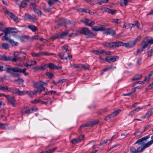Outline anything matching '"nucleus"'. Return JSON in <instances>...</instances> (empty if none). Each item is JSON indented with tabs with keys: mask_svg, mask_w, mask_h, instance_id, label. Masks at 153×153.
<instances>
[{
	"mask_svg": "<svg viewBox=\"0 0 153 153\" xmlns=\"http://www.w3.org/2000/svg\"><path fill=\"white\" fill-rule=\"evenodd\" d=\"M33 87L34 88H36L40 89L41 91H44L45 88L43 87V85L45 84L46 83L41 81L38 82H33Z\"/></svg>",
	"mask_w": 153,
	"mask_h": 153,
	"instance_id": "obj_1",
	"label": "nucleus"
},
{
	"mask_svg": "<svg viewBox=\"0 0 153 153\" xmlns=\"http://www.w3.org/2000/svg\"><path fill=\"white\" fill-rule=\"evenodd\" d=\"M146 148L144 145L139 146L137 149L132 146L130 148V152L131 153H140V152H142Z\"/></svg>",
	"mask_w": 153,
	"mask_h": 153,
	"instance_id": "obj_2",
	"label": "nucleus"
},
{
	"mask_svg": "<svg viewBox=\"0 0 153 153\" xmlns=\"http://www.w3.org/2000/svg\"><path fill=\"white\" fill-rule=\"evenodd\" d=\"M7 91L12 93L17 94L19 96H22L25 93L24 91H21L19 89L14 87L8 88Z\"/></svg>",
	"mask_w": 153,
	"mask_h": 153,
	"instance_id": "obj_3",
	"label": "nucleus"
},
{
	"mask_svg": "<svg viewBox=\"0 0 153 153\" xmlns=\"http://www.w3.org/2000/svg\"><path fill=\"white\" fill-rule=\"evenodd\" d=\"M150 138V134L147 136L143 137L140 139H138L134 145H135L137 144L138 145H141V146L144 145L145 142L147 140Z\"/></svg>",
	"mask_w": 153,
	"mask_h": 153,
	"instance_id": "obj_4",
	"label": "nucleus"
},
{
	"mask_svg": "<svg viewBox=\"0 0 153 153\" xmlns=\"http://www.w3.org/2000/svg\"><path fill=\"white\" fill-rule=\"evenodd\" d=\"M6 68V72H7L9 73L10 75L11 73L13 72H18L19 67H15L11 68V67L8 65H5Z\"/></svg>",
	"mask_w": 153,
	"mask_h": 153,
	"instance_id": "obj_5",
	"label": "nucleus"
},
{
	"mask_svg": "<svg viewBox=\"0 0 153 153\" xmlns=\"http://www.w3.org/2000/svg\"><path fill=\"white\" fill-rule=\"evenodd\" d=\"M99 122V121L98 120H95L93 121H91L85 124L81 125L80 128H82L84 127H89L98 124Z\"/></svg>",
	"mask_w": 153,
	"mask_h": 153,
	"instance_id": "obj_6",
	"label": "nucleus"
},
{
	"mask_svg": "<svg viewBox=\"0 0 153 153\" xmlns=\"http://www.w3.org/2000/svg\"><path fill=\"white\" fill-rule=\"evenodd\" d=\"M81 22L85 24L86 25L89 26H92L95 24V22L91 21L86 18L82 19L81 20Z\"/></svg>",
	"mask_w": 153,
	"mask_h": 153,
	"instance_id": "obj_7",
	"label": "nucleus"
},
{
	"mask_svg": "<svg viewBox=\"0 0 153 153\" xmlns=\"http://www.w3.org/2000/svg\"><path fill=\"white\" fill-rule=\"evenodd\" d=\"M5 13L6 14H7L9 16L10 18L12 19L15 22H19V21L18 20V18L13 13L10 12H9L7 10L5 11Z\"/></svg>",
	"mask_w": 153,
	"mask_h": 153,
	"instance_id": "obj_8",
	"label": "nucleus"
},
{
	"mask_svg": "<svg viewBox=\"0 0 153 153\" xmlns=\"http://www.w3.org/2000/svg\"><path fill=\"white\" fill-rule=\"evenodd\" d=\"M48 68H49L50 69L53 70L56 69H60L62 68V67L61 66H58L52 63H50L47 64Z\"/></svg>",
	"mask_w": 153,
	"mask_h": 153,
	"instance_id": "obj_9",
	"label": "nucleus"
},
{
	"mask_svg": "<svg viewBox=\"0 0 153 153\" xmlns=\"http://www.w3.org/2000/svg\"><path fill=\"white\" fill-rule=\"evenodd\" d=\"M6 98L8 102L10 103L13 106H15L16 101L13 97L7 95Z\"/></svg>",
	"mask_w": 153,
	"mask_h": 153,
	"instance_id": "obj_10",
	"label": "nucleus"
},
{
	"mask_svg": "<svg viewBox=\"0 0 153 153\" xmlns=\"http://www.w3.org/2000/svg\"><path fill=\"white\" fill-rule=\"evenodd\" d=\"M119 58V56H112L111 58L107 57L105 58V61L110 63L115 62L117 59H118Z\"/></svg>",
	"mask_w": 153,
	"mask_h": 153,
	"instance_id": "obj_11",
	"label": "nucleus"
},
{
	"mask_svg": "<svg viewBox=\"0 0 153 153\" xmlns=\"http://www.w3.org/2000/svg\"><path fill=\"white\" fill-rule=\"evenodd\" d=\"M84 136V135H82L79 136L78 138H74L71 141V143L73 144H75L80 142L83 138Z\"/></svg>",
	"mask_w": 153,
	"mask_h": 153,
	"instance_id": "obj_12",
	"label": "nucleus"
},
{
	"mask_svg": "<svg viewBox=\"0 0 153 153\" xmlns=\"http://www.w3.org/2000/svg\"><path fill=\"white\" fill-rule=\"evenodd\" d=\"M37 63V62L35 61L31 60L30 61L26 62L24 64L25 66L29 68L31 66H33L36 65Z\"/></svg>",
	"mask_w": 153,
	"mask_h": 153,
	"instance_id": "obj_13",
	"label": "nucleus"
},
{
	"mask_svg": "<svg viewBox=\"0 0 153 153\" xmlns=\"http://www.w3.org/2000/svg\"><path fill=\"white\" fill-rule=\"evenodd\" d=\"M92 30L95 31H104L105 28L103 27L94 26L92 27Z\"/></svg>",
	"mask_w": 153,
	"mask_h": 153,
	"instance_id": "obj_14",
	"label": "nucleus"
},
{
	"mask_svg": "<svg viewBox=\"0 0 153 153\" xmlns=\"http://www.w3.org/2000/svg\"><path fill=\"white\" fill-rule=\"evenodd\" d=\"M0 59L4 61H12V57L6 56L5 55H1L0 56Z\"/></svg>",
	"mask_w": 153,
	"mask_h": 153,
	"instance_id": "obj_15",
	"label": "nucleus"
},
{
	"mask_svg": "<svg viewBox=\"0 0 153 153\" xmlns=\"http://www.w3.org/2000/svg\"><path fill=\"white\" fill-rule=\"evenodd\" d=\"M27 70V69L25 68H23L22 69V68L19 67L18 72H19V73H22L25 76H27L29 75V73L28 72H26V70Z\"/></svg>",
	"mask_w": 153,
	"mask_h": 153,
	"instance_id": "obj_16",
	"label": "nucleus"
},
{
	"mask_svg": "<svg viewBox=\"0 0 153 153\" xmlns=\"http://www.w3.org/2000/svg\"><path fill=\"white\" fill-rule=\"evenodd\" d=\"M26 16L28 19L33 22H35L37 20V19L36 18V16L34 15H32L31 16L30 15L27 14L26 15Z\"/></svg>",
	"mask_w": 153,
	"mask_h": 153,
	"instance_id": "obj_17",
	"label": "nucleus"
},
{
	"mask_svg": "<svg viewBox=\"0 0 153 153\" xmlns=\"http://www.w3.org/2000/svg\"><path fill=\"white\" fill-rule=\"evenodd\" d=\"M89 30L87 27H83L81 30V31H80L81 34L85 35H87V34L88 33Z\"/></svg>",
	"mask_w": 153,
	"mask_h": 153,
	"instance_id": "obj_18",
	"label": "nucleus"
},
{
	"mask_svg": "<svg viewBox=\"0 0 153 153\" xmlns=\"http://www.w3.org/2000/svg\"><path fill=\"white\" fill-rule=\"evenodd\" d=\"M105 11L113 15L116 12L115 10L110 9L108 8H105Z\"/></svg>",
	"mask_w": 153,
	"mask_h": 153,
	"instance_id": "obj_19",
	"label": "nucleus"
},
{
	"mask_svg": "<svg viewBox=\"0 0 153 153\" xmlns=\"http://www.w3.org/2000/svg\"><path fill=\"white\" fill-rule=\"evenodd\" d=\"M121 111V110L120 109H117L114 111L113 112L110 114L111 117H114L116 116L117 115L119 114Z\"/></svg>",
	"mask_w": 153,
	"mask_h": 153,
	"instance_id": "obj_20",
	"label": "nucleus"
},
{
	"mask_svg": "<svg viewBox=\"0 0 153 153\" xmlns=\"http://www.w3.org/2000/svg\"><path fill=\"white\" fill-rule=\"evenodd\" d=\"M18 55H16L15 53L14 54V57L13 58L12 57V61L13 62H16L17 60L22 61V57L19 56H17Z\"/></svg>",
	"mask_w": 153,
	"mask_h": 153,
	"instance_id": "obj_21",
	"label": "nucleus"
},
{
	"mask_svg": "<svg viewBox=\"0 0 153 153\" xmlns=\"http://www.w3.org/2000/svg\"><path fill=\"white\" fill-rule=\"evenodd\" d=\"M149 43L148 42L143 41L141 42V47L142 49H144L147 48L149 46Z\"/></svg>",
	"mask_w": 153,
	"mask_h": 153,
	"instance_id": "obj_22",
	"label": "nucleus"
},
{
	"mask_svg": "<svg viewBox=\"0 0 153 153\" xmlns=\"http://www.w3.org/2000/svg\"><path fill=\"white\" fill-rule=\"evenodd\" d=\"M151 140L144 145L146 148L149 147L153 143V135L151 137Z\"/></svg>",
	"mask_w": 153,
	"mask_h": 153,
	"instance_id": "obj_23",
	"label": "nucleus"
},
{
	"mask_svg": "<svg viewBox=\"0 0 153 153\" xmlns=\"http://www.w3.org/2000/svg\"><path fill=\"white\" fill-rule=\"evenodd\" d=\"M111 22L113 23L117 24H120L121 22V20L118 19H112L111 20Z\"/></svg>",
	"mask_w": 153,
	"mask_h": 153,
	"instance_id": "obj_24",
	"label": "nucleus"
},
{
	"mask_svg": "<svg viewBox=\"0 0 153 153\" xmlns=\"http://www.w3.org/2000/svg\"><path fill=\"white\" fill-rule=\"evenodd\" d=\"M107 111V108H105L103 109H101L98 110L97 112V113L99 114H101L103 113H104Z\"/></svg>",
	"mask_w": 153,
	"mask_h": 153,
	"instance_id": "obj_25",
	"label": "nucleus"
},
{
	"mask_svg": "<svg viewBox=\"0 0 153 153\" xmlns=\"http://www.w3.org/2000/svg\"><path fill=\"white\" fill-rule=\"evenodd\" d=\"M58 55L60 58L63 59H67V57L65 56V54L63 53H59L58 54Z\"/></svg>",
	"mask_w": 153,
	"mask_h": 153,
	"instance_id": "obj_26",
	"label": "nucleus"
},
{
	"mask_svg": "<svg viewBox=\"0 0 153 153\" xmlns=\"http://www.w3.org/2000/svg\"><path fill=\"white\" fill-rule=\"evenodd\" d=\"M28 28L30 29L33 32H35L37 29L36 27L34 25H30L28 26Z\"/></svg>",
	"mask_w": 153,
	"mask_h": 153,
	"instance_id": "obj_27",
	"label": "nucleus"
},
{
	"mask_svg": "<svg viewBox=\"0 0 153 153\" xmlns=\"http://www.w3.org/2000/svg\"><path fill=\"white\" fill-rule=\"evenodd\" d=\"M115 32L114 30H109L108 31L106 32V34L107 35H114L115 34Z\"/></svg>",
	"mask_w": 153,
	"mask_h": 153,
	"instance_id": "obj_28",
	"label": "nucleus"
},
{
	"mask_svg": "<svg viewBox=\"0 0 153 153\" xmlns=\"http://www.w3.org/2000/svg\"><path fill=\"white\" fill-rule=\"evenodd\" d=\"M142 77L141 74H137L135 75L132 79V81L140 79Z\"/></svg>",
	"mask_w": 153,
	"mask_h": 153,
	"instance_id": "obj_29",
	"label": "nucleus"
},
{
	"mask_svg": "<svg viewBox=\"0 0 153 153\" xmlns=\"http://www.w3.org/2000/svg\"><path fill=\"white\" fill-rule=\"evenodd\" d=\"M69 32V30L65 32H63L59 36L60 38H63L65 36H66L68 34Z\"/></svg>",
	"mask_w": 153,
	"mask_h": 153,
	"instance_id": "obj_30",
	"label": "nucleus"
},
{
	"mask_svg": "<svg viewBox=\"0 0 153 153\" xmlns=\"http://www.w3.org/2000/svg\"><path fill=\"white\" fill-rule=\"evenodd\" d=\"M31 55L33 57H39L42 56V52L38 53L33 52L31 53Z\"/></svg>",
	"mask_w": 153,
	"mask_h": 153,
	"instance_id": "obj_31",
	"label": "nucleus"
},
{
	"mask_svg": "<svg viewBox=\"0 0 153 153\" xmlns=\"http://www.w3.org/2000/svg\"><path fill=\"white\" fill-rule=\"evenodd\" d=\"M13 46H17L19 45V43L16 41H14L13 40L10 39L9 40V42Z\"/></svg>",
	"mask_w": 153,
	"mask_h": 153,
	"instance_id": "obj_32",
	"label": "nucleus"
},
{
	"mask_svg": "<svg viewBox=\"0 0 153 153\" xmlns=\"http://www.w3.org/2000/svg\"><path fill=\"white\" fill-rule=\"evenodd\" d=\"M10 30H12V29H10V27H9L8 28H6L2 31L4 32L5 34L8 35L10 32Z\"/></svg>",
	"mask_w": 153,
	"mask_h": 153,
	"instance_id": "obj_33",
	"label": "nucleus"
},
{
	"mask_svg": "<svg viewBox=\"0 0 153 153\" xmlns=\"http://www.w3.org/2000/svg\"><path fill=\"white\" fill-rule=\"evenodd\" d=\"M82 65L81 64L77 65L74 64L73 65L74 67L77 68L78 70L81 71L82 69Z\"/></svg>",
	"mask_w": 153,
	"mask_h": 153,
	"instance_id": "obj_34",
	"label": "nucleus"
},
{
	"mask_svg": "<svg viewBox=\"0 0 153 153\" xmlns=\"http://www.w3.org/2000/svg\"><path fill=\"white\" fill-rule=\"evenodd\" d=\"M58 1V0H50L48 1V3L49 6H51Z\"/></svg>",
	"mask_w": 153,
	"mask_h": 153,
	"instance_id": "obj_35",
	"label": "nucleus"
},
{
	"mask_svg": "<svg viewBox=\"0 0 153 153\" xmlns=\"http://www.w3.org/2000/svg\"><path fill=\"white\" fill-rule=\"evenodd\" d=\"M88 34L86 36L88 38H93L95 36V35L89 30V32Z\"/></svg>",
	"mask_w": 153,
	"mask_h": 153,
	"instance_id": "obj_36",
	"label": "nucleus"
},
{
	"mask_svg": "<svg viewBox=\"0 0 153 153\" xmlns=\"http://www.w3.org/2000/svg\"><path fill=\"white\" fill-rule=\"evenodd\" d=\"M97 2V4H101L103 3H107L108 2V0H96Z\"/></svg>",
	"mask_w": 153,
	"mask_h": 153,
	"instance_id": "obj_37",
	"label": "nucleus"
},
{
	"mask_svg": "<svg viewBox=\"0 0 153 153\" xmlns=\"http://www.w3.org/2000/svg\"><path fill=\"white\" fill-rule=\"evenodd\" d=\"M30 5L32 6L33 10L36 8L37 6L36 4L35 1H34L32 0V1H30Z\"/></svg>",
	"mask_w": 153,
	"mask_h": 153,
	"instance_id": "obj_38",
	"label": "nucleus"
},
{
	"mask_svg": "<svg viewBox=\"0 0 153 153\" xmlns=\"http://www.w3.org/2000/svg\"><path fill=\"white\" fill-rule=\"evenodd\" d=\"M115 48L119 46H122L123 42H121L118 41L117 42H114Z\"/></svg>",
	"mask_w": 153,
	"mask_h": 153,
	"instance_id": "obj_39",
	"label": "nucleus"
},
{
	"mask_svg": "<svg viewBox=\"0 0 153 153\" xmlns=\"http://www.w3.org/2000/svg\"><path fill=\"white\" fill-rule=\"evenodd\" d=\"M39 16H41L42 12L39 10V9L36 8L33 10Z\"/></svg>",
	"mask_w": 153,
	"mask_h": 153,
	"instance_id": "obj_40",
	"label": "nucleus"
},
{
	"mask_svg": "<svg viewBox=\"0 0 153 153\" xmlns=\"http://www.w3.org/2000/svg\"><path fill=\"white\" fill-rule=\"evenodd\" d=\"M42 55H45V56H49L50 55H55L54 53H50L48 52H42Z\"/></svg>",
	"mask_w": 153,
	"mask_h": 153,
	"instance_id": "obj_41",
	"label": "nucleus"
},
{
	"mask_svg": "<svg viewBox=\"0 0 153 153\" xmlns=\"http://www.w3.org/2000/svg\"><path fill=\"white\" fill-rule=\"evenodd\" d=\"M27 3L25 1H22L19 5L20 7L25 8L27 7Z\"/></svg>",
	"mask_w": 153,
	"mask_h": 153,
	"instance_id": "obj_42",
	"label": "nucleus"
},
{
	"mask_svg": "<svg viewBox=\"0 0 153 153\" xmlns=\"http://www.w3.org/2000/svg\"><path fill=\"white\" fill-rule=\"evenodd\" d=\"M56 93V91H50L47 92H46L45 94H44L43 95H49L50 94H55Z\"/></svg>",
	"mask_w": 153,
	"mask_h": 153,
	"instance_id": "obj_43",
	"label": "nucleus"
},
{
	"mask_svg": "<svg viewBox=\"0 0 153 153\" xmlns=\"http://www.w3.org/2000/svg\"><path fill=\"white\" fill-rule=\"evenodd\" d=\"M144 51V50L143 49H142V48L141 49H138L136 51L134 52V54L136 55H137L139 53H140L141 52H143V51Z\"/></svg>",
	"mask_w": 153,
	"mask_h": 153,
	"instance_id": "obj_44",
	"label": "nucleus"
},
{
	"mask_svg": "<svg viewBox=\"0 0 153 153\" xmlns=\"http://www.w3.org/2000/svg\"><path fill=\"white\" fill-rule=\"evenodd\" d=\"M57 149V147H56L52 149H50L48 151H46L45 152V153H52L54 152V151Z\"/></svg>",
	"mask_w": 153,
	"mask_h": 153,
	"instance_id": "obj_45",
	"label": "nucleus"
},
{
	"mask_svg": "<svg viewBox=\"0 0 153 153\" xmlns=\"http://www.w3.org/2000/svg\"><path fill=\"white\" fill-rule=\"evenodd\" d=\"M1 47L2 48L5 49H7L9 47L8 44L7 43H2Z\"/></svg>",
	"mask_w": 153,
	"mask_h": 153,
	"instance_id": "obj_46",
	"label": "nucleus"
},
{
	"mask_svg": "<svg viewBox=\"0 0 153 153\" xmlns=\"http://www.w3.org/2000/svg\"><path fill=\"white\" fill-rule=\"evenodd\" d=\"M16 72H13L12 73H11V76L15 77H18L19 76L20 74L19 73Z\"/></svg>",
	"mask_w": 153,
	"mask_h": 153,
	"instance_id": "obj_47",
	"label": "nucleus"
},
{
	"mask_svg": "<svg viewBox=\"0 0 153 153\" xmlns=\"http://www.w3.org/2000/svg\"><path fill=\"white\" fill-rule=\"evenodd\" d=\"M42 91H41V90H40V89L39 88V89H38L37 90L33 91V92H32V93L33 95H35L37 93H40Z\"/></svg>",
	"mask_w": 153,
	"mask_h": 153,
	"instance_id": "obj_48",
	"label": "nucleus"
},
{
	"mask_svg": "<svg viewBox=\"0 0 153 153\" xmlns=\"http://www.w3.org/2000/svg\"><path fill=\"white\" fill-rule=\"evenodd\" d=\"M10 29H12L10 30L11 33H17L19 32L18 30L16 28L10 27Z\"/></svg>",
	"mask_w": 153,
	"mask_h": 153,
	"instance_id": "obj_49",
	"label": "nucleus"
},
{
	"mask_svg": "<svg viewBox=\"0 0 153 153\" xmlns=\"http://www.w3.org/2000/svg\"><path fill=\"white\" fill-rule=\"evenodd\" d=\"M24 91L25 92L24 94H23L22 95V96L24 95H25V94H28L29 95V96H30V97H31L32 96V94H33L32 92L31 93H30L28 91Z\"/></svg>",
	"mask_w": 153,
	"mask_h": 153,
	"instance_id": "obj_50",
	"label": "nucleus"
},
{
	"mask_svg": "<svg viewBox=\"0 0 153 153\" xmlns=\"http://www.w3.org/2000/svg\"><path fill=\"white\" fill-rule=\"evenodd\" d=\"M112 140V138H111V140H108V139L105 140H104L102 143H100L99 145V146H102V145H103L105 144L108 141L111 140Z\"/></svg>",
	"mask_w": 153,
	"mask_h": 153,
	"instance_id": "obj_51",
	"label": "nucleus"
},
{
	"mask_svg": "<svg viewBox=\"0 0 153 153\" xmlns=\"http://www.w3.org/2000/svg\"><path fill=\"white\" fill-rule=\"evenodd\" d=\"M153 53V48L149 50L148 53L147 57H149L151 56Z\"/></svg>",
	"mask_w": 153,
	"mask_h": 153,
	"instance_id": "obj_52",
	"label": "nucleus"
},
{
	"mask_svg": "<svg viewBox=\"0 0 153 153\" xmlns=\"http://www.w3.org/2000/svg\"><path fill=\"white\" fill-rule=\"evenodd\" d=\"M8 87L6 86H0V90L3 91H5L6 90H7Z\"/></svg>",
	"mask_w": 153,
	"mask_h": 153,
	"instance_id": "obj_53",
	"label": "nucleus"
},
{
	"mask_svg": "<svg viewBox=\"0 0 153 153\" xmlns=\"http://www.w3.org/2000/svg\"><path fill=\"white\" fill-rule=\"evenodd\" d=\"M46 75L50 79L52 78L54 76L53 74L48 72L47 73Z\"/></svg>",
	"mask_w": 153,
	"mask_h": 153,
	"instance_id": "obj_54",
	"label": "nucleus"
},
{
	"mask_svg": "<svg viewBox=\"0 0 153 153\" xmlns=\"http://www.w3.org/2000/svg\"><path fill=\"white\" fill-rule=\"evenodd\" d=\"M7 34H5L3 38L2 39L3 40L9 41V40L10 39H9V37H7Z\"/></svg>",
	"mask_w": 153,
	"mask_h": 153,
	"instance_id": "obj_55",
	"label": "nucleus"
},
{
	"mask_svg": "<svg viewBox=\"0 0 153 153\" xmlns=\"http://www.w3.org/2000/svg\"><path fill=\"white\" fill-rule=\"evenodd\" d=\"M72 34L73 35V36H76L81 34V32L79 30H76L75 33H72Z\"/></svg>",
	"mask_w": 153,
	"mask_h": 153,
	"instance_id": "obj_56",
	"label": "nucleus"
},
{
	"mask_svg": "<svg viewBox=\"0 0 153 153\" xmlns=\"http://www.w3.org/2000/svg\"><path fill=\"white\" fill-rule=\"evenodd\" d=\"M33 69L35 71H41L40 66H36L33 67Z\"/></svg>",
	"mask_w": 153,
	"mask_h": 153,
	"instance_id": "obj_57",
	"label": "nucleus"
},
{
	"mask_svg": "<svg viewBox=\"0 0 153 153\" xmlns=\"http://www.w3.org/2000/svg\"><path fill=\"white\" fill-rule=\"evenodd\" d=\"M122 46H125V47H126L127 48H131V47H130L131 45L130 43H124L123 42V44L122 45Z\"/></svg>",
	"mask_w": 153,
	"mask_h": 153,
	"instance_id": "obj_58",
	"label": "nucleus"
},
{
	"mask_svg": "<svg viewBox=\"0 0 153 153\" xmlns=\"http://www.w3.org/2000/svg\"><path fill=\"white\" fill-rule=\"evenodd\" d=\"M41 71L44 70L48 68L47 64H45L43 65L40 66Z\"/></svg>",
	"mask_w": 153,
	"mask_h": 153,
	"instance_id": "obj_59",
	"label": "nucleus"
},
{
	"mask_svg": "<svg viewBox=\"0 0 153 153\" xmlns=\"http://www.w3.org/2000/svg\"><path fill=\"white\" fill-rule=\"evenodd\" d=\"M15 82L19 81V84L20 85L21 83H22L24 81L23 79L21 78H18L17 79H16L14 80Z\"/></svg>",
	"mask_w": 153,
	"mask_h": 153,
	"instance_id": "obj_60",
	"label": "nucleus"
},
{
	"mask_svg": "<svg viewBox=\"0 0 153 153\" xmlns=\"http://www.w3.org/2000/svg\"><path fill=\"white\" fill-rule=\"evenodd\" d=\"M67 80V79H61L59 80L57 82V83H63L64 82H65Z\"/></svg>",
	"mask_w": 153,
	"mask_h": 153,
	"instance_id": "obj_61",
	"label": "nucleus"
},
{
	"mask_svg": "<svg viewBox=\"0 0 153 153\" xmlns=\"http://www.w3.org/2000/svg\"><path fill=\"white\" fill-rule=\"evenodd\" d=\"M109 46H110L109 48H114L115 47V48L114 42H111V43H110Z\"/></svg>",
	"mask_w": 153,
	"mask_h": 153,
	"instance_id": "obj_62",
	"label": "nucleus"
},
{
	"mask_svg": "<svg viewBox=\"0 0 153 153\" xmlns=\"http://www.w3.org/2000/svg\"><path fill=\"white\" fill-rule=\"evenodd\" d=\"M89 68V65H82V69L85 70H88Z\"/></svg>",
	"mask_w": 153,
	"mask_h": 153,
	"instance_id": "obj_63",
	"label": "nucleus"
},
{
	"mask_svg": "<svg viewBox=\"0 0 153 153\" xmlns=\"http://www.w3.org/2000/svg\"><path fill=\"white\" fill-rule=\"evenodd\" d=\"M129 23H124V24L123 25V27L124 28L128 29V28L129 27Z\"/></svg>",
	"mask_w": 153,
	"mask_h": 153,
	"instance_id": "obj_64",
	"label": "nucleus"
}]
</instances>
